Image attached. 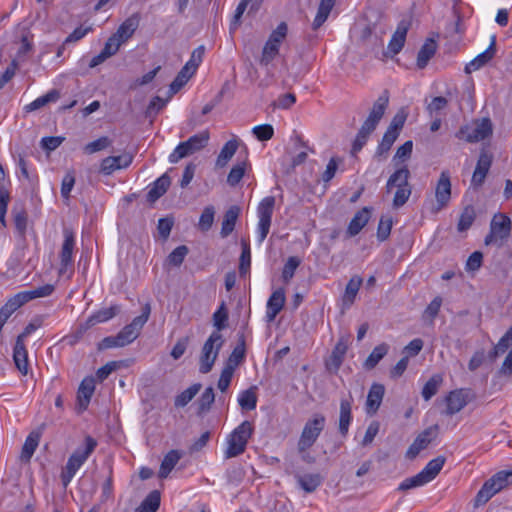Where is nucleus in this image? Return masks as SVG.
I'll return each instance as SVG.
<instances>
[{"mask_svg": "<svg viewBox=\"0 0 512 512\" xmlns=\"http://www.w3.org/2000/svg\"><path fill=\"white\" fill-rule=\"evenodd\" d=\"M389 103V94L385 90L374 102L368 118L362 124L352 145V154L358 153L366 144L369 135L376 129Z\"/></svg>", "mask_w": 512, "mask_h": 512, "instance_id": "nucleus-1", "label": "nucleus"}, {"mask_svg": "<svg viewBox=\"0 0 512 512\" xmlns=\"http://www.w3.org/2000/svg\"><path fill=\"white\" fill-rule=\"evenodd\" d=\"M97 446V442L90 436L85 438V446L77 448L69 457L65 468L61 473V480L64 487H67L77 470L84 464L90 454Z\"/></svg>", "mask_w": 512, "mask_h": 512, "instance_id": "nucleus-2", "label": "nucleus"}, {"mask_svg": "<svg viewBox=\"0 0 512 512\" xmlns=\"http://www.w3.org/2000/svg\"><path fill=\"white\" fill-rule=\"evenodd\" d=\"M512 229L511 219L502 213L493 216L490 222V230L484 239L486 246L495 245L501 248L510 238Z\"/></svg>", "mask_w": 512, "mask_h": 512, "instance_id": "nucleus-3", "label": "nucleus"}, {"mask_svg": "<svg viewBox=\"0 0 512 512\" xmlns=\"http://www.w3.org/2000/svg\"><path fill=\"white\" fill-rule=\"evenodd\" d=\"M252 433L253 425L249 421H244L236 427L227 440V448L224 453L225 458H234L244 453Z\"/></svg>", "mask_w": 512, "mask_h": 512, "instance_id": "nucleus-4", "label": "nucleus"}, {"mask_svg": "<svg viewBox=\"0 0 512 512\" xmlns=\"http://www.w3.org/2000/svg\"><path fill=\"white\" fill-rule=\"evenodd\" d=\"M512 484V470L499 471L487 480L475 497V505L480 506L487 503L496 493Z\"/></svg>", "mask_w": 512, "mask_h": 512, "instance_id": "nucleus-5", "label": "nucleus"}, {"mask_svg": "<svg viewBox=\"0 0 512 512\" xmlns=\"http://www.w3.org/2000/svg\"><path fill=\"white\" fill-rule=\"evenodd\" d=\"M325 423L326 419L322 414H315L313 418L305 423L297 443L299 453L307 452L314 445L323 431Z\"/></svg>", "mask_w": 512, "mask_h": 512, "instance_id": "nucleus-6", "label": "nucleus"}, {"mask_svg": "<svg viewBox=\"0 0 512 512\" xmlns=\"http://www.w3.org/2000/svg\"><path fill=\"white\" fill-rule=\"evenodd\" d=\"M223 344L224 340L222 334L212 332L202 347L199 359V371L201 373L206 374L212 370Z\"/></svg>", "mask_w": 512, "mask_h": 512, "instance_id": "nucleus-7", "label": "nucleus"}, {"mask_svg": "<svg viewBox=\"0 0 512 512\" xmlns=\"http://www.w3.org/2000/svg\"><path fill=\"white\" fill-rule=\"evenodd\" d=\"M209 141V132L207 130L191 136L188 140L181 142L169 156L171 163H177L179 160L203 149Z\"/></svg>", "mask_w": 512, "mask_h": 512, "instance_id": "nucleus-8", "label": "nucleus"}, {"mask_svg": "<svg viewBox=\"0 0 512 512\" xmlns=\"http://www.w3.org/2000/svg\"><path fill=\"white\" fill-rule=\"evenodd\" d=\"M287 31L288 27L285 22H281L277 28L272 31L263 47L262 55L259 60L260 65L268 66L279 54L280 44L285 39Z\"/></svg>", "mask_w": 512, "mask_h": 512, "instance_id": "nucleus-9", "label": "nucleus"}, {"mask_svg": "<svg viewBox=\"0 0 512 512\" xmlns=\"http://www.w3.org/2000/svg\"><path fill=\"white\" fill-rule=\"evenodd\" d=\"M63 237L64 241L59 253L60 263L58 273L61 276L67 275V277H70L74 269L73 250L75 247V236L73 230L64 228Z\"/></svg>", "mask_w": 512, "mask_h": 512, "instance_id": "nucleus-10", "label": "nucleus"}, {"mask_svg": "<svg viewBox=\"0 0 512 512\" xmlns=\"http://www.w3.org/2000/svg\"><path fill=\"white\" fill-rule=\"evenodd\" d=\"M151 313V306L146 303L142 307L141 315L135 317L133 321L126 325L117 335L118 340H121L124 346L132 343L140 334L141 329L148 321Z\"/></svg>", "mask_w": 512, "mask_h": 512, "instance_id": "nucleus-11", "label": "nucleus"}, {"mask_svg": "<svg viewBox=\"0 0 512 512\" xmlns=\"http://www.w3.org/2000/svg\"><path fill=\"white\" fill-rule=\"evenodd\" d=\"M274 206H275V198L273 196H268V197H265L260 202V204L257 208V213H258V218H259L258 227H257L259 243H262L269 233Z\"/></svg>", "mask_w": 512, "mask_h": 512, "instance_id": "nucleus-12", "label": "nucleus"}, {"mask_svg": "<svg viewBox=\"0 0 512 512\" xmlns=\"http://www.w3.org/2000/svg\"><path fill=\"white\" fill-rule=\"evenodd\" d=\"M476 399V394L471 389H456L451 391L445 398V415L452 416L460 412L468 403Z\"/></svg>", "mask_w": 512, "mask_h": 512, "instance_id": "nucleus-13", "label": "nucleus"}, {"mask_svg": "<svg viewBox=\"0 0 512 512\" xmlns=\"http://www.w3.org/2000/svg\"><path fill=\"white\" fill-rule=\"evenodd\" d=\"M492 131L491 120L489 118H483L480 122L476 123L473 129L468 126L461 127L456 136L469 143H475L491 136Z\"/></svg>", "mask_w": 512, "mask_h": 512, "instance_id": "nucleus-14", "label": "nucleus"}, {"mask_svg": "<svg viewBox=\"0 0 512 512\" xmlns=\"http://www.w3.org/2000/svg\"><path fill=\"white\" fill-rule=\"evenodd\" d=\"M54 291V286L51 284H45L41 287H37L33 290L29 291H21L17 294H15L13 297L8 299V302L18 310L20 307H22L24 304L28 303L29 301L36 299V298H42L50 296Z\"/></svg>", "mask_w": 512, "mask_h": 512, "instance_id": "nucleus-15", "label": "nucleus"}, {"mask_svg": "<svg viewBox=\"0 0 512 512\" xmlns=\"http://www.w3.org/2000/svg\"><path fill=\"white\" fill-rule=\"evenodd\" d=\"M438 433L439 426L437 424L426 428L410 445L406 453L407 457L410 459L415 458L421 450L425 449L438 436Z\"/></svg>", "mask_w": 512, "mask_h": 512, "instance_id": "nucleus-16", "label": "nucleus"}, {"mask_svg": "<svg viewBox=\"0 0 512 512\" xmlns=\"http://www.w3.org/2000/svg\"><path fill=\"white\" fill-rule=\"evenodd\" d=\"M493 156L486 150H482L477 161L471 183L474 187H480L483 185L485 178L492 165Z\"/></svg>", "mask_w": 512, "mask_h": 512, "instance_id": "nucleus-17", "label": "nucleus"}, {"mask_svg": "<svg viewBox=\"0 0 512 512\" xmlns=\"http://www.w3.org/2000/svg\"><path fill=\"white\" fill-rule=\"evenodd\" d=\"M435 197L438 204L437 210L444 208L451 198V181L449 172L443 171L438 179Z\"/></svg>", "mask_w": 512, "mask_h": 512, "instance_id": "nucleus-18", "label": "nucleus"}, {"mask_svg": "<svg viewBox=\"0 0 512 512\" xmlns=\"http://www.w3.org/2000/svg\"><path fill=\"white\" fill-rule=\"evenodd\" d=\"M348 336H342L335 345L329 360L326 362L327 369L330 371L337 372L341 367L344 356L348 349Z\"/></svg>", "mask_w": 512, "mask_h": 512, "instance_id": "nucleus-19", "label": "nucleus"}, {"mask_svg": "<svg viewBox=\"0 0 512 512\" xmlns=\"http://www.w3.org/2000/svg\"><path fill=\"white\" fill-rule=\"evenodd\" d=\"M140 20V14L138 12L133 13L118 27L114 35L120 40V42L125 43L133 36L139 27Z\"/></svg>", "mask_w": 512, "mask_h": 512, "instance_id": "nucleus-20", "label": "nucleus"}, {"mask_svg": "<svg viewBox=\"0 0 512 512\" xmlns=\"http://www.w3.org/2000/svg\"><path fill=\"white\" fill-rule=\"evenodd\" d=\"M95 391V380L93 377H86L82 380L78 392H77V402L79 411L82 412L87 409L91 397Z\"/></svg>", "mask_w": 512, "mask_h": 512, "instance_id": "nucleus-21", "label": "nucleus"}, {"mask_svg": "<svg viewBox=\"0 0 512 512\" xmlns=\"http://www.w3.org/2000/svg\"><path fill=\"white\" fill-rule=\"evenodd\" d=\"M496 52V37L492 36L489 47L479 55H477L472 61H470L466 67V73H472L486 65L494 57Z\"/></svg>", "mask_w": 512, "mask_h": 512, "instance_id": "nucleus-22", "label": "nucleus"}, {"mask_svg": "<svg viewBox=\"0 0 512 512\" xmlns=\"http://www.w3.org/2000/svg\"><path fill=\"white\" fill-rule=\"evenodd\" d=\"M352 401L353 398L349 395L348 398H342L340 401V414H339V433L345 437L348 434L349 426L352 421Z\"/></svg>", "mask_w": 512, "mask_h": 512, "instance_id": "nucleus-23", "label": "nucleus"}, {"mask_svg": "<svg viewBox=\"0 0 512 512\" xmlns=\"http://www.w3.org/2000/svg\"><path fill=\"white\" fill-rule=\"evenodd\" d=\"M385 387L382 384L374 383L370 387L366 400V412L369 415L375 414L384 397Z\"/></svg>", "mask_w": 512, "mask_h": 512, "instance_id": "nucleus-24", "label": "nucleus"}, {"mask_svg": "<svg viewBox=\"0 0 512 512\" xmlns=\"http://www.w3.org/2000/svg\"><path fill=\"white\" fill-rule=\"evenodd\" d=\"M409 22L402 20L398 26L396 31L394 32L389 44L388 50L392 54H398L404 46L406 35L409 30Z\"/></svg>", "mask_w": 512, "mask_h": 512, "instance_id": "nucleus-25", "label": "nucleus"}, {"mask_svg": "<svg viewBox=\"0 0 512 512\" xmlns=\"http://www.w3.org/2000/svg\"><path fill=\"white\" fill-rule=\"evenodd\" d=\"M119 312V305H112L109 308L100 309L86 320L83 328L86 330L98 323L106 322L116 316Z\"/></svg>", "mask_w": 512, "mask_h": 512, "instance_id": "nucleus-26", "label": "nucleus"}, {"mask_svg": "<svg viewBox=\"0 0 512 512\" xmlns=\"http://www.w3.org/2000/svg\"><path fill=\"white\" fill-rule=\"evenodd\" d=\"M370 214L371 210L368 207H364L360 211H358L348 225V236H356L362 230V228L368 223L370 219Z\"/></svg>", "mask_w": 512, "mask_h": 512, "instance_id": "nucleus-27", "label": "nucleus"}, {"mask_svg": "<svg viewBox=\"0 0 512 512\" xmlns=\"http://www.w3.org/2000/svg\"><path fill=\"white\" fill-rule=\"evenodd\" d=\"M171 185V179L167 173L159 177L147 193V200L151 203L163 196Z\"/></svg>", "mask_w": 512, "mask_h": 512, "instance_id": "nucleus-28", "label": "nucleus"}, {"mask_svg": "<svg viewBox=\"0 0 512 512\" xmlns=\"http://www.w3.org/2000/svg\"><path fill=\"white\" fill-rule=\"evenodd\" d=\"M285 304V292L278 289L272 293L267 302V317L272 321L276 315L283 309Z\"/></svg>", "mask_w": 512, "mask_h": 512, "instance_id": "nucleus-29", "label": "nucleus"}, {"mask_svg": "<svg viewBox=\"0 0 512 512\" xmlns=\"http://www.w3.org/2000/svg\"><path fill=\"white\" fill-rule=\"evenodd\" d=\"M410 171L407 166L397 169L388 179L386 190L389 193L393 187L399 188L409 186Z\"/></svg>", "mask_w": 512, "mask_h": 512, "instance_id": "nucleus-30", "label": "nucleus"}, {"mask_svg": "<svg viewBox=\"0 0 512 512\" xmlns=\"http://www.w3.org/2000/svg\"><path fill=\"white\" fill-rule=\"evenodd\" d=\"M437 50V43L435 40L429 38L420 48L417 55V67L423 69L427 66L429 60L435 55Z\"/></svg>", "mask_w": 512, "mask_h": 512, "instance_id": "nucleus-31", "label": "nucleus"}, {"mask_svg": "<svg viewBox=\"0 0 512 512\" xmlns=\"http://www.w3.org/2000/svg\"><path fill=\"white\" fill-rule=\"evenodd\" d=\"M240 214V208L238 206H231L224 214L223 221H222V227H221V236L223 238H226L229 236L234 228L236 221Z\"/></svg>", "mask_w": 512, "mask_h": 512, "instance_id": "nucleus-32", "label": "nucleus"}, {"mask_svg": "<svg viewBox=\"0 0 512 512\" xmlns=\"http://www.w3.org/2000/svg\"><path fill=\"white\" fill-rule=\"evenodd\" d=\"M298 485L306 492H314L322 483L323 478L318 473L296 475Z\"/></svg>", "mask_w": 512, "mask_h": 512, "instance_id": "nucleus-33", "label": "nucleus"}, {"mask_svg": "<svg viewBox=\"0 0 512 512\" xmlns=\"http://www.w3.org/2000/svg\"><path fill=\"white\" fill-rule=\"evenodd\" d=\"M13 359L18 370L23 375H26L28 373V353L24 342L16 340L13 350Z\"/></svg>", "mask_w": 512, "mask_h": 512, "instance_id": "nucleus-34", "label": "nucleus"}, {"mask_svg": "<svg viewBox=\"0 0 512 512\" xmlns=\"http://www.w3.org/2000/svg\"><path fill=\"white\" fill-rule=\"evenodd\" d=\"M362 278L360 276H353L346 285L343 295V305L350 307L357 296V293L362 285Z\"/></svg>", "mask_w": 512, "mask_h": 512, "instance_id": "nucleus-35", "label": "nucleus"}, {"mask_svg": "<svg viewBox=\"0 0 512 512\" xmlns=\"http://www.w3.org/2000/svg\"><path fill=\"white\" fill-rule=\"evenodd\" d=\"M389 351V345L387 343H381L377 345L370 355L365 360L363 366L366 370L374 369L377 364L386 356Z\"/></svg>", "mask_w": 512, "mask_h": 512, "instance_id": "nucleus-36", "label": "nucleus"}, {"mask_svg": "<svg viewBox=\"0 0 512 512\" xmlns=\"http://www.w3.org/2000/svg\"><path fill=\"white\" fill-rule=\"evenodd\" d=\"M181 458V454L177 450H171L169 451L162 460V463L160 465L158 476L161 479L166 478L169 473L172 471V469L176 466L178 461Z\"/></svg>", "mask_w": 512, "mask_h": 512, "instance_id": "nucleus-37", "label": "nucleus"}, {"mask_svg": "<svg viewBox=\"0 0 512 512\" xmlns=\"http://www.w3.org/2000/svg\"><path fill=\"white\" fill-rule=\"evenodd\" d=\"M239 143L236 139L229 140L222 147L216 161V165L223 168L232 159L238 149Z\"/></svg>", "mask_w": 512, "mask_h": 512, "instance_id": "nucleus-38", "label": "nucleus"}, {"mask_svg": "<svg viewBox=\"0 0 512 512\" xmlns=\"http://www.w3.org/2000/svg\"><path fill=\"white\" fill-rule=\"evenodd\" d=\"M336 0H321L317 14L312 23V28L317 30L319 27L323 25V23L327 20L331 10L335 5Z\"/></svg>", "mask_w": 512, "mask_h": 512, "instance_id": "nucleus-39", "label": "nucleus"}, {"mask_svg": "<svg viewBox=\"0 0 512 512\" xmlns=\"http://www.w3.org/2000/svg\"><path fill=\"white\" fill-rule=\"evenodd\" d=\"M60 98V92L56 89L50 90L43 96L38 97L30 104L25 106L26 112H32L38 110L49 103L56 102Z\"/></svg>", "mask_w": 512, "mask_h": 512, "instance_id": "nucleus-40", "label": "nucleus"}, {"mask_svg": "<svg viewBox=\"0 0 512 512\" xmlns=\"http://www.w3.org/2000/svg\"><path fill=\"white\" fill-rule=\"evenodd\" d=\"M257 387L251 386L240 393L238 403L242 410L251 411L257 406Z\"/></svg>", "mask_w": 512, "mask_h": 512, "instance_id": "nucleus-41", "label": "nucleus"}, {"mask_svg": "<svg viewBox=\"0 0 512 512\" xmlns=\"http://www.w3.org/2000/svg\"><path fill=\"white\" fill-rule=\"evenodd\" d=\"M161 495L158 490L151 491L135 512H156L160 507Z\"/></svg>", "mask_w": 512, "mask_h": 512, "instance_id": "nucleus-42", "label": "nucleus"}, {"mask_svg": "<svg viewBox=\"0 0 512 512\" xmlns=\"http://www.w3.org/2000/svg\"><path fill=\"white\" fill-rule=\"evenodd\" d=\"M40 440V433L31 432L26 438L21 451V460L28 462L33 456Z\"/></svg>", "mask_w": 512, "mask_h": 512, "instance_id": "nucleus-43", "label": "nucleus"}, {"mask_svg": "<svg viewBox=\"0 0 512 512\" xmlns=\"http://www.w3.org/2000/svg\"><path fill=\"white\" fill-rule=\"evenodd\" d=\"M365 17L368 23L361 29L360 39L362 41H367L373 33H376L377 20L381 19L382 15L372 10L368 12Z\"/></svg>", "mask_w": 512, "mask_h": 512, "instance_id": "nucleus-44", "label": "nucleus"}, {"mask_svg": "<svg viewBox=\"0 0 512 512\" xmlns=\"http://www.w3.org/2000/svg\"><path fill=\"white\" fill-rule=\"evenodd\" d=\"M244 358H245V340H244V335L242 334L239 339V344L232 351L225 367H230L231 370L234 371L235 368L244 360Z\"/></svg>", "mask_w": 512, "mask_h": 512, "instance_id": "nucleus-45", "label": "nucleus"}, {"mask_svg": "<svg viewBox=\"0 0 512 512\" xmlns=\"http://www.w3.org/2000/svg\"><path fill=\"white\" fill-rule=\"evenodd\" d=\"M443 382V377L440 374L433 375L424 385L421 395L424 400H430L434 395L437 394L441 384Z\"/></svg>", "mask_w": 512, "mask_h": 512, "instance_id": "nucleus-46", "label": "nucleus"}, {"mask_svg": "<svg viewBox=\"0 0 512 512\" xmlns=\"http://www.w3.org/2000/svg\"><path fill=\"white\" fill-rule=\"evenodd\" d=\"M446 459L443 456H438L428 462L421 473L425 476L428 482L432 481L441 471Z\"/></svg>", "mask_w": 512, "mask_h": 512, "instance_id": "nucleus-47", "label": "nucleus"}, {"mask_svg": "<svg viewBox=\"0 0 512 512\" xmlns=\"http://www.w3.org/2000/svg\"><path fill=\"white\" fill-rule=\"evenodd\" d=\"M475 218H476V212H475L474 207L471 205L466 206L460 215L458 225H457V230L459 232H464V231L468 230L472 226L473 222L475 221Z\"/></svg>", "mask_w": 512, "mask_h": 512, "instance_id": "nucleus-48", "label": "nucleus"}, {"mask_svg": "<svg viewBox=\"0 0 512 512\" xmlns=\"http://www.w3.org/2000/svg\"><path fill=\"white\" fill-rule=\"evenodd\" d=\"M15 229L21 238L25 237L28 223V216L24 209L12 211Z\"/></svg>", "mask_w": 512, "mask_h": 512, "instance_id": "nucleus-49", "label": "nucleus"}, {"mask_svg": "<svg viewBox=\"0 0 512 512\" xmlns=\"http://www.w3.org/2000/svg\"><path fill=\"white\" fill-rule=\"evenodd\" d=\"M399 134L397 132L391 131L389 129L386 130V132L383 135L382 141L378 145L376 155L377 156H384L388 153V151L391 149L392 145L398 138Z\"/></svg>", "mask_w": 512, "mask_h": 512, "instance_id": "nucleus-50", "label": "nucleus"}, {"mask_svg": "<svg viewBox=\"0 0 512 512\" xmlns=\"http://www.w3.org/2000/svg\"><path fill=\"white\" fill-rule=\"evenodd\" d=\"M200 389H201L200 383L191 385L189 388L184 390L181 394H179L175 398V406L176 407L186 406L196 396V394L200 391Z\"/></svg>", "mask_w": 512, "mask_h": 512, "instance_id": "nucleus-51", "label": "nucleus"}, {"mask_svg": "<svg viewBox=\"0 0 512 512\" xmlns=\"http://www.w3.org/2000/svg\"><path fill=\"white\" fill-rule=\"evenodd\" d=\"M246 166L247 160L245 159L232 167L227 176V183L230 186L234 187L241 181L245 174Z\"/></svg>", "mask_w": 512, "mask_h": 512, "instance_id": "nucleus-52", "label": "nucleus"}, {"mask_svg": "<svg viewBox=\"0 0 512 512\" xmlns=\"http://www.w3.org/2000/svg\"><path fill=\"white\" fill-rule=\"evenodd\" d=\"M111 144H112V140L107 136H103V137L98 138L95 141H92V142H89L88 144H86L83 148V151L85 154L91 155L96 152L105 150Z\"/></svg>", "mask_w": 512, "mask_h": 512, "instance_id": "nucleus-53", "label": "nucleus"}, {"mask_svg": "<svg viewBox=\"0 0 512 512\" xmlns=\"http://www.w3.org/2000/svg\"><path fill=\"white\" fill-rule=\"evenodd\" d=\"M228 321V310L225 302H222L217 311L213 314V325L219 332L226 328Z\"/></svg>", "mask_w": 512, "mask_h": 512, "instance_id": "nucleus-54", "label": "nucleus"}, {"mask_svg": "<svg viewBox=\"0 0 512 512\" xmlns=\"http://www.w3.org/2000/svg\"><path fill=\"white\" fill-rule=\"evenodd\" d=\"M242 252L240 256L239 272L244 275L248 272L251 264L250 245L246 239L241 240Z\"/></svg>", "mask_w": 512, "mask_h": 512, "instance_id": "nucleus-55", "label": "nucleus"}, {"mask_svg": "<svg viewBox=\"0 0 512 512\" xmlns=\"http://www.w3.org/2000/svg\"><path fill=\"white\" fill-rule=\"evenodd\" d=\"M429 483L425 476L419 472L415 476H412L410 478H406L398 487L399 491H407L416 487L423 486L425 484Z\"/></svg>", "mask_w": 512, "mask_h": 512, "instance_id": "nucleus-56", "label": "nucleus"}, {"mask_svg": "<svg viewBox=\"0 0 512 512\" xmlns=\"http://www.w3.org/2000/svg\"><path fill=\"white\" fill-rule=\"evenodd\" d=\"M411 193H412L411 185L397 188L394 198H393V203H392L393 208L398 209V208L402 207L403 205H405L406 202L408 201L409 197L411 196Z\"/></svg>", "mask_w": 512, "mask_h": 512, "instance_id": "nucleus-57", "label": "nucleus"}, {"mask_svg": "<svg viewBox=\"0 0 512 512\" xmlns=\"http://www.w3.org/2000/svg\"><path fill=\"white\" fill-rule=\"evenodd\" d=\"M300 265V259L296 256H291L285 263L282 271V278L284 282L288 283L294 276L295 270Z\"/></svg>", "mask_w": 512, "mask_h": 512, "instance_id": "nucleus-58", "label": "nucleus"}, {"mask_svg": "<svg viewBox=\"0 0 512 512\" xmlns=\"http://www.w3.org/2000/svg\"><path fill=\"white\" fill-rule=\"evenodd\" d=\"M214 400L215 394L213 388H206L198 400L199 413L209 410Z\"/></svg>", "mask_w": 512, "mask_h": 512, "instance_id": "nucleus-59", "label": "nucleus"}, {"mask_svg": "<svg viewBox=\"0 0 512 512\" xmlns=\"http://www.w3.org/2000/svg\"><path fill=\"white\" fill-rule=\"evenodd\" d=\"M188 254V248L185 245L178 246L168 256V261L173 266H180L186 255Z\"/></svg>", "mask_w": 512, "mask_h": 512, "instance_id": "nucleus-60", "label": "nucleus"}, {"mask_svg": "<svg viewBox=\"0 0 512 512\" xmlns=\"http://www.w3.org/2000/svg\"><path fill=\"white\" fill-rule=\"evenodd\" d=\"M215 210L212 206L206 207L199 219V227L202 231H208L214 221Z\"/></svg>", "mask_w": 512, "mask_h": 512, "instance_id": "nucleus-61", "label": "nucleus"}, {"mask_svg": "<svg viewBox=\"0 0 512 512\" xmlns=\"http://www.w3.org/2000/svg\"><path fill=\"white\" fill-rule=\"evenodd\" d=\"M252 133L259 141H268L273 137L274 129L270 124H263L255 126Z\"/></svg>", "mask_w": 512, "mask_h": 512, "instance_id": "nucleus-62", "label": "nucleus"}, {"mask_svg": "<svg viewBox=\"0 0 512 512\" xmlns=\"http://www.w3.org/2000/svg\"><path fill=\"white\" fill-rule=\"evenodd\" d=\"M75 185V175L73 171H69L62 179L61 183V196L68 200L70 198V192Z\"/></svg>", "mask_w": 512, "mask_h": 512, "instance_id": "nucleus-63", "label": "nucleus"}, {"mask_svg": "<svg viewBox=\"0 0 512 512\" xmlns=\"http://www.w3.org/2000/svg\"><path fill=\"white\" fill-rule=\"evenodd\" d=\"M483 263V254L480 251L473 252L467 259L465 269L467 272H475L480 269Z\"/></svg>", "mask_w": 512, "mask_h": 512, "instance_id": "nucleus-64", "label": "nucleus"}]
</instances>
